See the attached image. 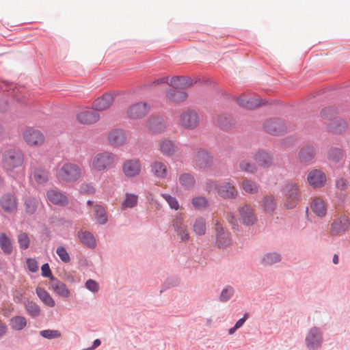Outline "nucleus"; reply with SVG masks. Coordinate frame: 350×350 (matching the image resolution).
<instances>
[{
  "label": "nucleus",
  "mask_w": 350,
  "mask_h": 350,
  "mask_svg": "<svg viewBox=\"0 0 350 350\" xmlns=\"http://www.w3.org/2000/svg\"><path fill=\"white\" fill-rule=\"evenodd\" d=\"M215 237L216 245L219 247H226L232 243V240L230 234L224 230V228L217 221L215 223Z\"/></svg>",
  "instance_id": "obj_18"
},
{
  "label": "nucleus",
  "mask_w": 350,
  "mask_h": 350,
  "mask_svg": "<svg viewBox=\"0 0 350 350\" xmlns=\"http://www.w3.org/2000/svg\"><path fill=\"white\" fill-rule=\"evenodd\" d=\"M56 253L63 262H68L70 260L68 253L63 246H59L57 248Z\"/></svg>",
  "instance_id": "obj_56"
},
{
  "label": "nucleus",
  "mask_w": 350,
  "mask_h": 350,
  "mask_svg": "<svg viewBox=\"0 0 350 350\" xmlns=\"http://www.w3.org/2000/svg\"><path fill=\"white\" fill-rule=\"evenodd\" d=\"M233 122L232 117L228 115H221L218 119L219 126L224 129L230 128L233 124Z\"/></svg>",
  "instance_id": "obj_52"
},
{
  "label": "nucleus",
  "mask_w": 350,
  "mask_h": 350,
  "mask_svg": "<svg viewBox=\"0 0 350 350\" xmlns=\"http://www.w3.org/2000/svg\"><path fill=\"white\" fill-rule=\"evenodd\" d=\"M40 336L47 339L59 338L61 333L58 330L46 329L40 332Z\"/></svg>",
  "instance_id": "obj_53"
},
{
  "label": "nucleus",
  "mask_w": 350,
  "mask_h": 350,
  "mask_svg": "<svg viewBox=\"0 0 350 350\" xmlns=\"http://www.w3.org/2000/svg\"><path fill=\"white\" fill-rule=\"evenodd\" d=\"M78 237L80 239V241L84 245H86L89 247H94L96 246V240L90 232L86 231H79L78 232Z\"/></svg>",
  "instance_id": "obj_37"
},
{
  "label": "nucleus",
  "mask_w": 350,
  "mask_h": 350,
  "mask_svg": "<svg viewBox=\"0 0 350 350\" xmlns=\"http://www.w3.org/2000/svg\"><path fill=\"white\" fill-rule=\"evenodd\" d=\"M310 208L317 217H323L326 215L327 206L321 198H314L311 202Z\"/></svg>",
  "instance_id": "obj_26"
},
{
  "label": "nucleus",
  "mask_w": 350,
  "mask_h": 350,
  "mask_svg": "<svg viewBox=\"0 0 350 350\" xmlns=\"http://www.w3.org/2000/svg\"><path fill=\"white\" fill-rule=\"evenodd\" d=\"M239 168L241 171L250 174H254L257 172V167L256 165L247 159H242L240 161Z\"/></svg>",
  "instance_id": "obj_45"
},
{
  "label": "nucleus",
  "mask_w": 350,
  "mask_h": 350,
  "mask_svg": "<svg viewBox=\"0 0 350 350\" xmlns=\"http://www.w3.org/2000/svg\"><path fill=\"white\" fill-rule=\"evenodd\" d=\"M161 196L165 200L172 209H174L175 211H178L179 209L180 204L175 197L172 196L168 193H162Z\"/></svg>",
  "instance_id": "obj_51"
},
{
  "label": "nucleus",
  "mask_w": 350,
  "mask_h": 350,
  "mask_svg": "<svg viewBox=\"0 0 350 350\" xmlns=\"http://www.w3.org/2000/svg\"><path fill=\"white\" fill-rule=\"evenodd\" d=\"M238 213L239 221L245 226H252L257 221L254 209L249 204L240 206L238 208Z\"/></svg>",
  "instance_id": "obj_7"
},
{
  "label": "nucleus",
  "mask_w": 350,
  "mask_h": 350,
  "mask_svg": "<svg viewBox=\"0 0 350 350\" xmlns=\"http://www.w3.org/2000/svg\"><path fill=\"white\" fill-rule=\"evenodd\" d=\"M314 154V148L310 145H306L299 150V159L301 163H308L312 160Z\"/></svg>",
  "instance_id": "obj_31"
},
{
  "label": "nucleus",
  "mask_w": 350,
  "mask_h": 350,
  "mask_svg": "<svg viewBox=\"0 0 350 350\" xmlns=\"http://www.w3.org/2000/svg\"><path fill=\"white\" fill-rule=\"evenodd\" d=\"M23 137L27 145L31 147L40 146L45 141V137L42 133L33 128H28L25 130Z\"/></svg>",
  "instance_id": "obj_9"
},
{
  "label": "nucleus",
  "mask_w": 350,
  "mask_h": 350,
  "mask_svg": "<svg viewBox=\"0 0 350 350\" xmlns=\"http://www.w3.org/2000/svg\"><path fill=\"white\" fill-rule=\"evenodd\" d=\"M96 189L92 184L83 183L80 186V192L85 194H92Z\"/></svg>",
  "instance_id": "obj_57"
},
{
  "label": "nucleus",
  "mask_w": 350,
  "mask_h": 350,
  "mask_svg": "<svg viewBox=\"0 0 350 350\" xmlns=\"http://www.w3.org/2000/svg\"><path fill=\"white\" fill-rule=\"evenodd\" d=\"M200 124V117L198 113L192 109L183 111L179 117L178 124L187 130H193Z\"/></svg>",
  "instance_id": "obj_6"
},
{
  "label": "nucleus",
  "mask_w": 350,
  "mask_h": 350,
  "mask_svg": "<svg viewBox=\"0 0 350 350\" xmlns=\"http://www.w3.org/2000/svg\"><path fill=\"white\" fill-rule=\"evenodd\" d=\"M27 265L29 270L31 272L35 273V272L38 271V262L35 259L28 258L27 260Z\"/></svg>",
  "instance_id": "obj_58"
},
{
  "label": "nucleus",
  "mask_w": 350,
  "mask_h": 350,
  "mask_svg": "<svg viewBox=\"0 0 350 350\" xmlns=\"http://www.w3.org/2000/svg\"><path fill=\"white\" fill-rule=\"evenodd\" d=\"M137 196L132 193H126L124 200L122 202V208L125 209L134 207L137 204Z\"/></svg>",
  "instance_id": "obj_46"
},
{
  "label": "nucleus",
  "mask_w": 350,
  "mask_h": 350,
  "mask_svg": "<svg viewBox=\"0 0 350 350\" xmlns=\"http://www.w3.org/2000/svg\"><path fill=\"white\" fill-rule=\"evenodd\" d=\"M8 331V327L5 323H0V338L4 336Z\"/></svg>",
  "instance_id": "obj_63"
},
{
  "label": "nucleus",
  "mask_w": 350,
  "mask_h": 350,
  "mask_svg": "<svg viewBox=\"0 0 350 350\" xmlns=\"http://www.w3.org/2000/svg\"><path fill=\"white\" fill-rule=\"evenodd\" d=\"M113 100V94L111 92H107L94 101L92 107L96 111L106 110L112 105Z\"/></svg>",
  "instance_id": "obj_21"
},
{
  "label": "nucleus",
  "mask_w": 350,
  "mask_h": 350,
  "mask_svg": "<svg viewBox=\"0 0 350 350\" xmlns=\"http://www.w3.org/2000/svg\"><path fill=\"white\" fill-rule=\"evenodd\" d=\"M238 104L245 108L252 109L260 105V100L258 98H252L243 94L237 99Z\"/></svg>",
  "instance_id": "obj_30"
},
{
  "label": "nucleus",
  "mask_w": 350,
  "mask_h": 350,
  "mask_svg": "<svg viewBox=\"0 0 350 350\" xmlns=\"http://www.w3.org/2000/svg\"><path fill=\"white\" fill-rule=\"evenodd\" d=\"M158 149L165 157H171L175 154L178 148L175 143L169 139H161L158 142Z\"/></svg>",
  "instance_id": "obj_22"
},
{
  "label": "nucleus",
  "mask_w": 350,
  "mask_h": 350,
  "mask_svg": "<svg viewBox=\"0 0 350 350\" xmlns=\"http://www.w3.org/2000/svg\"><path fill=\"white\" fill-rule=\"evenodd\" d=\"M206 189L208 191H215L222 198L232 199L237 196V190L229 182L218 183L215 180H208L206 183Z\"/></svg>",
  "instance_id": "obj_2"
},
{
  "label": "nucleus",
  "mask_w": 350,
  "mask_h": 350,
  "mask_svg": "<svg viewBox=\"0 0 350 350\" xmlns=\"http://www.w3.org/2000/svg\"><path fill=\"white\" fill-rule=\"evenodd\" d=\"M0 206L1 209L7 213H14L17 210V199L12 193L4 194L0 199Z\"/></svg>",
  "instance_id": "obj_19"
},
{
  "label": "nucleus",
  "mask_w": 350,
  "mask_h": 350,
  "mask_svg": "<svg viewBox=\"0 0 350 350\" xmlns=\"http://www.w3.org/2000/svg\"><path fill=\"white\" fill-rule=\"evenodd\" d=\"M150 172L154 178L163 180L167 178L169 169L165 163L156 160L150 163Z\"/></svg>",
  "instance_id": "obj_17"
},
{
  "label": "nucleus",
  "mask_w": 350,
  "mask_h": 350,
  "mask_svg": "<svg viewBox=\"0 0 350 350\" xmlns=\"http://www.w3.org/2000/svg\"><path fill=\"white\" fill-rule=\"evenodd\" d=\"M280 260L281 256L279 254L275 252L267 253L262 256L261 263L265 266H269L280 262Z\"/></svg>",
  "instance_id": "obj_42"
},
{
  "label": "nucleus",
  "mask_w": 350,
  "mask_h": 350,
  "mask_svg": "<svg viewBox=\"0 0 350 350\" xmlns=\"http://www.w3.org/2000/svg\"><path fill=\"white\" fill-rule=\"evenodd\" d=\"M38 201L35 199H28L25 203V211L27 213L33 214L36 210Z\"/></svg>",
  "instance_id": "obj_54"
},
{
  "label": "nucleus",
  "mask_w": 350,
  "mask_h": 350,
  "mask_svg": "<svg viewBox=\"0 0 350 350\" xmlns=\"http://www.w3.org/2000/svg\"><path fill=\"white\" fill-rule=\"evenodd\" d=\"M247 317V315L245 314H244V317L243 318H241L239 320H238L237 321V323H235V325H234L235 328L238 329V328L241 327L243 325V323H245Z\"/></svg>",
  "instance_id": "obj_62"
},
{
  "label": "nucleus",
  "mask_w": 350,
  "mask_h": 350,
  "mask_svg": "<svg viewBox=\"0 0 350 350\" xmlns=\"http://www.w3.org/2000/svg\"><path fill=\"white\" fill-rule=\"evenodd\" d=\"M150 105L146 102H139L131 105L126 110L129 119L137 120L144 118L149 111Z\"/></svg>",
  "instance_id": "obj_10"
},
{
  "label": "nucleus",
  "mask_w": 350,
  "mask_h": 350,
  "mask_svg": "<svg viewBox=\"0 0 350 350\" xmlns=\"http://www.w3.org/2000/svg\"><path fill=\"white\" fill-rule=\"evenodd\" d=\"M142 164L139 159H129L125 160L122 165L123 174L129 178H134L140 174Z\"/></svg>",
  "instance_id": "obj_8"
},
{
  "label": "nucleus",
  "mask_w": 350,
  "mask_h": 350,
  "mask_svg": "<svg viewBox=\"0 0 350 350\" xmlns=\"http://www.w3.org/2000/svg\"><path fill=\"white\" fill-rule=\"evenodd\" d=\"M265 129L270 134L278 135L286 131V127L280 120L272 119L264 124Z\"/></svg>",
  "instance_id": "obj_25"
},
{
  "label": "nucleus",
  "mask_w": 350,
  "mask_h": 350,
  "mask_svg": "<svg viewBox=\"0 0 350 350\" xmlns=\"http://www.w3.org/2000/svg\"><path fill=\"white\" fill-rule=\"evenodd\" d=\"M254 160L259 166L263 167H268L272 165L271 155L264 150H260L256 152Z\"/></svg>",
  "instance_id": "obj_28"
},
{
  "label": "nucleus",
  "mask_w": 350,
  "mask_h": 350,
  "mask_svg": "<svg viewBox=\"0 0 350 350\" xmlns=\"http://www.w3.org/2000/svg\"><path fill=\"white\" fill-rule=\"evenodd\" d=\"M53 290L59 296L67 298L70 297V292L65 284L60 281H56L52 284Z\"/></svg>",
  "instance_id": "obj_41"
},
{
  "label": "nucleus",
  "mask_w": 350,
  "mask_h": 350,
  "mask_svg": "<svg viewBox=\"0 0 350 350\" xmlns=\"http://www.w3.org/2000/svg\"><path fill=\"white\" fill-rule=\"evenodd\" d=\"M193 160L197 166L200 168H208L213 162V158L205 150L199 149L193 154Z\"/></svg>",
  "instance_id": "obj_16"
},
{
  "label": "nucleus",
  "mask_w": 350,
  "mask_h": 350,
  "mask_svg": "<svg viewBox=\"0 0 350 350\" xmlns=\"http://www.w3.org/2000/svg\"><path fill=\"white\" fill-rule=\"evenodd\" d=\"M22 155L14 149L5 150L2 154L3 167L7 171H12L23 165Z\"/></svg>",
  "instance_id": "obj_5"
},
{
  "label": "nucleus",
  "mask_w": 350,
  "mask_h": 350,
  "mask_svg": "<svg viewBox=\"0 0 350 350\" xmlns=\"http://www.w3.org/2000/svg\"><path fill=\"white\" fill-rule=\"evenodd\" d=\"M350 227V221L349 217L342 215L334 219L331 224L330 234L332 235H342Z\"/></svg>",
  "instance_id": "obj_11"
},
{
  "label": "nucleus",
  "mask_w": 350,
  "mask_h": 350,
  "mask_svg": "<svg viewBox=\"0 0 350 350\" xmlns=\"http://www.w3.org/2000/svg\"><path fill=\"white\" fill-rule=\"evenodd\" d=\"M17 241L19 247L21 250H27L29 248L31 243L30 238L26 232H20L17 235Z\"/></svg>",
  "instance_id": "obj_48"
},
{
  "label": "nucleus",
  "mask_w": 350,
  "mask_h": 350,
  "mask_svg": "<svg viewBox=\"0 0 350 350\" xmlns=\"http://www.w3.org/2000/svg\"><path fill=\"white\" fill-rule=\"evenodd\" d=\"M180 185L186 189H191L194 187L196 180L193 176L189 173H183L178 177Z\"/></svg>",
  "instance_id": "obj_34"
},
{
  "label": "nucleus",
  "mask_w": 350,
  "mask_h": 350,
  "mask_svg": "<svg viewBox=\"0 0 350 350\" xmlns=\"http://www.w3.org/2000/svg\"><path fill=\"white\" fill-rule=\"evenodd\" d=\"M41 271L42 276L53 278L51 271L50 269L49 265L47 263L44 264L42 266Z\"/></svg>",
  "instance_id": "obj_61"
},
{
  "label": "nucleus",
  "mask_w": 350,
  "mask_h": 350,
  "mask_svg": "<svg viewBox=\"0 0 350 350\" xmlns=\"http://www.w3.org/2000/svg\"><path fill=\"white\" fill-rule=\"evenodd\" d=\"M344 152L342 149L332 148L328 152V159L329 161L337 163L342 159Z\"/></svg>",
  "instance_id": "obj_44"
},
{
  "label": "nucleus",
  "mask_w": 350,
  "mask_h": 350,
  "mask_svg": "<svg viewBox=\"0 0 350 350\" xmlns=\"http://www.w3.org/2000/svg\"><path fill=\"white\" fill-rule=\"evenodd\" d=\"M234 293V289L231 286H226L225 287L220 295V299L222 301H228L233 295Z\"/></svg>",
  "instance_id": "obj_55"
},
{
  "label": "nucleus",
  "mask_w": 350,
  "mask_h": 350,
  "mask_svg": "<svg viewBox=\"0 0 350 350\" xmlns=\"http://www.w3.org/2000/svg\"><path fill=\"white\" fill-rule=\"evenodd\" d=\"M191 204L193 206L197 209L204 208L208 204V200L203 196L194 197L191 200Z\"/></svg>",
  "instance_id": "obj_50"
},
{
  "label": "nucleus",
  "mask_w": 350,
  "mask_h": 350,
  "mask_svg": "<svg viewBox=\"0 0 350 350\" xmlns=\"http://www.w3.org/2000/svg\"><path fill=\"white\" fill-rule=\"evenodd\" d=\"M145 127L151 133H161L165 130V122L161 116H151L146 120Z\"/></svg>",
  "instance_id": "obj_14"
},
{
  "label": "nucleus",
  "mask_w": 350,
  "mask_h": 350,
  "mask_svg": "<svg viewBox=\"0 0 350 350\" xmlns=\"http://www.w3.org/2000/svg\"><path fill=\"white\" fill-rule=\"evenodd\" d=\"M82 174V168L79 165L72 162H66L59 169L57 178L62 182L72 183L79 180Z\"/></svg>",
  "instance_id": "obj_1"
},
{
  "label": "nucleus",
  "mask_w": 350,
  "mask_h": 350,
  "mask_svg": "<svg viewBox=\"0 0 350 350\" xmlns=\"http://www.w3.org/2000/svg\"><path fill=\"white\" fill-rule=\"evenodd\" d=\"M85 287L92 292H97L98 291V283L93 280H88L85 282Z\"/></svg>",
  "instance_id": "obj_59"
},
{
  "label": "nucleus",
  "mask_w": 350,
  "mask_h": 350,
  "mask_svg": "<svg viewBox=\"0 0 350 350\" xmlns=\"http://www.w3.org/2000/svg\"><path fill=\"white\" fill-rule=\"evenodd\" d=\"M241 187L247 193L255 194L258 192V184L249 178H245L241 183Z\"/></svg>",
  "instance_id": "obj_40"
},
{
  "label": "nucleus",
  "mask_w": 350,
  "mask_h": 350,
  "mask_svg": "<svg viewBox=\"0 0 350 350\" xmlns=\"http://www.w3.org/2000/svg\"><path fill=\"white\" fill-rule=\"evenodd\" d=\"M173 227L181 241H189L190 237L187 231V225L180 215H177L173 220Z\"/></svg>",
  "instance_id": "obj_20"
},
{
  "label": "nucleus",
  "mask_w": 350,
  "mask_h": 350,
  "mask_svg": "<svg viewBox=\"0 0 350 350\" xmlns=\"http://www.w3.org/2000/svg\"><path fill=\"white\" fill-rule=\"evenodd\" d=\"M261 205L266 213L272 214L276 208L277 201L273 196L267 195L262 198Z\"/></svg>",
  "instance_id": "obj_32"
},
{
  "label": "nucleus",
  "mask_w": 350,
  "mask_h": 350,
  "mask_svg": "<svg viewBox=\"0 0 350 350\" xmlns=\"http://www.w3.org/2000/svg\"><path fill=\"white\" fill-rule=\"evenodd\" d=\"M126 133L122 129H113L107 135L109 144L113 146H121L126 142Z\"/></svg>",
  "instance_id": "obj_23"
},
{
  "label": "nucleus",
  "mask_w": 350,
  "mask_h": 350,
  "mask_svg": "<svg viewBox=\"0 0 350 350\" xmlns=\"http://www.w3.org/2000/svg\"><path fill=\"white\" fill-rule=\"evenodd\" d=\"M36 292L38 297L45 305L51 308L55 306V300L46 291L40 287H38L36 289Z\"/></svg>",
  "instance_id": "obj_36"
},
{
  "label": "nucleus",
  "mask_w": 350,
  "mask_h": 350,
  "mask_svg": "<svg viewBox=\"0 0 350 350\" xmlns=\"http://www.w3.org/2000/svg\"><path fill=\"white\" fill-rule=\"evenodd\" d=\"M25 308L31 316L33 317H38L40 314V306L33 301H27L25 304Z\"/></svg>",
  "instance_id": "obj_49"
},
{
  "label": "nucleus",
  "mask_w": 350,
  "mask_h": 350,
  "mask_svg": "<svg viewBox=\"0 0 350 350\" xmlns=\"http://www.w3.org/2000/svg\"><path fill=\"white\" fill-rule=\"evenodd\" d=\"M27 319L23 316H14L10 320V326L13 330L20 331L27 325Z\"/></svg>",
  "instance_id": "obj_39"
},
{
  "label": "nucleus",
  "mask_w": 350,
  "mask_h": 350,
  "mask_svg": "<svg viewBox=\"0 0 350 350\" xmlns=\"http://www.w3.org/2000/svg\"><path fill=\"white\" fill-rule=\"evenodd\" d=\"M332 112V110L331 109H324L323 110L321 111V116L323 118H327V116L329 114H331Z\"/></svg>",
  "instance_id": "obj_64"
},
{
  "label": "nucleus",
  "mask_w": 350,
  "mask_h": 350,
  "mask_svg": "<svg viewBox=\"0 0 350 350\" xmlns=\"http://www.w3.org/2000/svg\"><path fill=\"white\" fill-rule=\"evenodd\" d=\"M165 97L167 100L174 103H179L185 101L187 97V94L181 90H169L165 93Z\"/></svg>",
  "instance_id": "obj_29"
},
{
  "label": "nucleus",
  "mask_w": 350,
  "mask_h": 350,
  "mask_svg": "<svg viewBox=\"0 0 350 350\" xmlns=\"http://www.w3.org/2000/svg\"><path fill=\"white\" fill-rule=\"evenodd\" d=\"M0 247L2 252L7 255L12 254L13 251L12 241L4 232L0 234Z\"/></svg>",
  "instance_id": "obj_35"
},
{
  "label": "nucleus",
  "mask_w": 350,
  "mask_h": 350,
  "mask_svg": "<svg viewBox=\"0 0 350 350\" xmlns=\"http://www.w3.org/2000/svg\"><path fill=\"white\" fill-rule=\"evenodd\" d=\"M193 230L197 235H204L206 230L205 219L202 217L196 218L193 224Z\"/></svg>",
  "instance_id": "obj_43"
},
{
  "label": "nucleus",
  "mask_w": 350,
  "mask_h": 350,
  "mask_svg": "<svg viewBox=\"0 0 350 350\" xmlns=\"http://www.w3.org/2000/svg\"><path fill=\"white\" fill-rule=\"evenodd\" d=\"M329 129L336 133L344 132L347 128V124L341 119H333L328 125Z\"/></svg>",
  "instance_id": "obj_38"
},
{
  "label": "nucleus",
  "mask_w": 350,
  "mask_h": 350,
  "mask_svg": "<svg viewBox=\"0 0 350 350\" xmlns=\"http://www.w3.org/2000/svg\"><path fill=\"white\" fill-rule=\"evenodd\" d=\"M282 191L285 196L284 206L288 209L295 208L300 196L299 185L296 183L289 182L283 187Z\"/></svg>",
  "instance_id": "obj_4"
},
{
  "label": "nucleus",
  "mask_w": 350,
  "mask_h": 350,
  "mask_svg": "<svg viewBox=\"0 0 350 350\" xmlns=\"http://www.w3.org/2000/svg\"><path fill=\"white\" fill-rule=\"evenodd\" d=\"M94 211L95 213L96 219L99 224H104L107 222V217L103 206L98 204L95 205L94 206Z\"/></svg>",
  "instance_id": "obj_47"
},
{
  "label": "nucleus",
  "mask_w": 350,
  "mask_h": 350,
  "mask_svg": "<svg viewBox=\"0 0 350 350\" xmlns=\"http://www.w3.org/2000/svg\"><path fill=\"white\" fill-rule=\"evenodd\" d=\"M192 81L190 78L186 77H174L170 79L169 85L176 89H185L190 87Z\"/></svg>",
  "instance_id": "obj_33"
},
{
  "label": "nucleus",
  "mask_w": 350,
  "mask_h": 350,
  "mask_svg": "<svg viewBox=\"0 0 350 350\" xmlns=\"http://www.w3.org/2000/svg\"><path fill=\"white\" fill-rule=\"evenodd\" d=\"M306 344L309 349H317L322 343V333L318 327H312L306 336Z\"/></svg>",
  "instance_id": "obj_13"
},
{
  "label": "nucleus",
  "mask_w": 350,
  "mask_h": 350,
  "mask_svg": "<svg viewBox=\"0 0 350 350\" xmlns=\"http://www.w3.org/2000/svg\"><path fill=\"white\" fill-rule=\"evenodd\" d=\"M100 119L98 113L92 110H83L77 115V120L83 124L90 125L96 123Z\"/></svg>",
  "instance_id": "obj_24"
},
{
  "label": "nucleus",
  "mask_w": 350,
  "mask_h": 350,
  "mask_svg": "<svg viewBox=\"0 0 350 350\" xmlns=\"http://www.w3.org/2000/svg\"><path fill=\"white\" fill-rule=\"evenodd\" d=\"M46 197L49 203L58 206H65L69 203L66 195L57 189H48L46 191Z\"/></svg>",
  "instance_id": "obj_12"
},
{
  "label": "nucleus",
  "mask_w": 350,
  "mask_h": 350,
  "mask_svg": "<svg viewBox=\"0 0 350 350\" xmlns=\"http://www.w3.org/2000/svg\"><path fill=\"white\" fill-rule=\"evenodd\" d=\"M336 186L341 191L345 190L348 187V181L345 178H340L336 180Z\"/></svg>",
  "instance_id": "obj_60"
},
{
  "label": "nucleus",
  "mask_w": 350,
  "mask_h": 350,
  "mask_svg": "<svg viewBox=\"0 0 350 350\" xmlns=\"http://www.w3.org/2000/svg\"><path fill=\"white\" fill-rule=\"evenodd\" d=\"M326 180V175L320 170L314 169L308 174L307 181L313 188L323 187L325 185Z\"/></svg>",
  "instance_id": "obj_15"
},
{
  "label": "nucleus",
  "mask_w": 350,
  "mask_h": 350,
  "mask_svg": "<svg viewBox=\"0 0 350 350\" xmlns=\"http://www.w3.org/2000/svg\"><path fill=\"white\" fill-rule=\"evenodd\" d=\"M32 178L38 185H44L49 180V172L42 167H35L32 172Z\"/></svg>",
  "instance_id": "obj_27"
},
{
  "label": "nucleus",
  "mask_w": 350,
  "mask_h": 350,
  "mask_svg": "<svg viewBox=\"0 0 350 350\" xmlns=\"http://www.w3.org/2000/svg\"><path fill=\"white\" fill-rule=\"evenodd\" d=\"M116 161V155L108 151L98 152L91 162V168L94 172H104L111 167Z\"/></svg>",
  "instance_id": "obj_3"
}]
</instances>
